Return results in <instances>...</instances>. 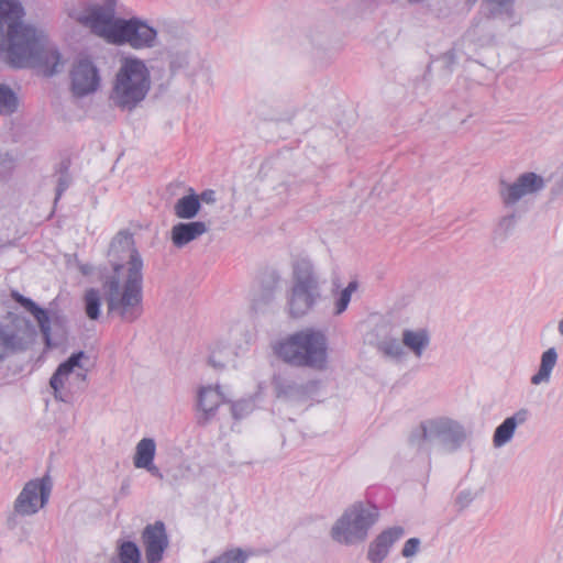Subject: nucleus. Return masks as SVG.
I'll list each match as a JSON object with an SVG mask.
<instances>
[{"mask_svg":"<svg viewBox=\"0 0 563 563\" xmlns=\"http://www.w3.org/2000/svg\"><path fill=\"white\" fill-rule=\"evenodd\" d=\"M530 411L527 408L517 410L512 416L507 417L494 431L493 444L495 448H501L514 438L518 426L528 421Z\"/></svg>","mask_w":563,"mask_h":563,"instance_id":"obj_20","label":"nucleus"},{"mask_svg":"<svg viewBox=\"0 0 563 563\" xmlns=\"http://www.w3.org/2000/svg\"><path fill=\"white\" fill-rule=\"evenodd\" d=\"M545 187L542 176L527 172L517 177L514 183L504 179L499 181V196L505 207H512L525 196L537 194Z\"/></svg>","mask_w":563,"mask_h":563,"instance_id":"obj_12","label":"nucleus"},{"mask_svg":"<svg viewBox=\"0 0 563 563\" xmlns=\"http://www.w3.org/2000/svg\"><path fill=\"white\" fill-rule=\"evenodd\" d=\"M71 91L78 98L98 90L100 75L96 65L88 58L79 59L70 71Z\"/></svg>","mask_w":563,"mask_h":563,"instance_id":"obj_13","label":"nucleus"},{"mask_svg":"<svg viewBox=\"0 0 563 563\" xmlns=\"http://www.w3.org/2000/svg\"><path fill=\"white\" fill-rule=\"evenodd\" d=\"M119 559L121 563H140L141 551L133 541H123L119 545Z\"/></svg>","mask_w":563,"mask_h":563,"instance_id":"obj_33","label":"nucleus"},{"mask_svg":"<svg viewBox=\"0 0 563 563\" xmlns=\"http://www.w3.org/2000/svg\"><path fill=\"white\" fill-rule=\"evenodd\" d=\"M156 453V443L152 438H143L135 448L133 464L136 468L146 466L154 461Z\"/></svg>","mask_w":563,"mask_h":563,"instance_id":"obj_27","label":"nucleus"},{"mask_svg":"<svg viewBox=\"0 0 563 563\" xmlns=\"http://www.w3.org/2000/svg\"><path fill=\"white\" fill-rule=\"evenodd\" d=\"M246 554L241 549H232L225 551L221 555L214 558L207 563H245Z\"/></svg>","mask_w":563,"mask_h":563,"instance_id":"obj_36","label":"nucleus"},{"mask_svg":"<svg viewBox=\"0 0 563 563\" xmlns=\"http://www.w3.org/2000/svg\"><path fill=\"white\" fill-rule=\"evenodd\" d=\"M275 353L290 365L322 369L328 358V339L322 331L307 328L279 342Z\"/></svg>","mask_w":563,"mask_h":563,"instance_id":"obj_3","label":"nucleus"},{"mask_svg":"<svg viewBox=\"0 0 563 563\" xmlns=\"http://www.w3.org/2000/svg\"><path fill=\"white\" fill-rule=\"evenodd\" d=\"M405 534V529L394 526L383 530L368 545L367 560L371 563H383L393 545Z\"/></svg>","mask_w":563,"mask_h":563,"instance_id":"obj_17","label":"nucleus"},{"mask_svg":"<svg viewBox=\"0 0 563 563\" xmlns=\"http://www.w3.org/2000/svg\"><path fill=\"white\" fill-rule=\"evenodd\" d=\"M558 362V353L554 347H550L541 355V362L538 372L531 377V384L540 385L549 383L551 373Z\"/></svg>","mask_w":563,"mask_h":563,"instance_id":"obj_26","label":"nucleus"},{"mask_svg":"<svg viewBox=\"0 0 563 563\" xmlns=\"http://www.w3.org/2000/svg\"><path fill=\"white\" fill-rule=\"evenodd\" d=\"M15 166L14 158L9 153H0V172L10 173Z\"/></svg>","mask_w":563,"mask_h":563,"instance_id":"obj_39","label":"nucleus"},{"mask_svg":"<svg viewBox=\"0 0 563 563\" xmlns=\"http://www.w3.org/2000/svg\"><path fill=\"white\" fill-rule=\"evenodd\" d=\"M117 5L118 0H103L102 3L91 4L78 21L89 27L92 34L111 44L122 20L117 16Z\"/></svg>","mask_w":563,"mask_h":563,"instance_id":"obj_9","label":"nucleus"},{"mask_svg":"<svg viewBox=\"0 0 563 563\" xmlns=\"http://www.w3.org/2000/svg\"><path fill=\"white\" fill-rule=\"evenodd\" d=\"M24 8L19 0H0V51L13 68L33 67L52 77L64 69L58 48L44 31L23 22Z\"/></svg>","mask_w":563,"mask_h":563,"instance_id":"obj_1","label":"nucleus"},{"mask_svg":"<svg viewBox=\"0 0 563 563\" xmlns=\"http://www.w3.org/2000/svg\"><path fill=\"white\" fill-rule=\"evenodd\" d=\"M282 277L275 269H267L263 272L258 289L253 294L252 308L256 311H264L275 299L276 294L280 289L279 284Z\"/></svg>","mask_w":563,"mask_h":563,"instance_id":"obj_16","label":"nucleus"},{"mask_svg":"<svg viewBox=\"0 0 563 563\" xmlns=\"http://www.w3.org/2000/svg\"><path fill=\"white\" fill-rule=\"evenodd\" d=\"M113 275L103 282L108 313L132 323L143 313V260L129 232L120 231L108 251Z\"/></svg>","mask_w":563,"mask_h":563,"instance_id":"obj_2","label":"nucleus"},{"mask_svg":"<svg viewBox=\"0 0 563 563\" xmlns=\"http://www.w3.org/2000/svg\"><path fill=\"white\" fill-rule=\"evenodd\" d=\"M198 198L201 202H205L207 205H211L216 202V191L212 189H206L200 195H198Z\"/></svg>","mask_w":563,"mask_h":563,"instance_id":"obj_41","label":"nucleus"},{"mask_svg":"<svg viewBox=\"0 0 563 563\" xmlns=\"http://www.w3.org/2000/svg\"><path fill=\"white\" fill-rule=\"evenodd\" d=\"M75 376L76 379L79 382L78 389L84 390L86 388V373L77 372Z\"/></svg>","mask_w":563,"mask_h":563,"instance_id":"obj_43","label":"nucleus"},{"mask_svg":"<svg viewBox=\"0 0 563 563\" xmlns=\"http://www.w3.org/2000/svg\"><path fill=\"white\" fill-rule=\"evenodd\" d=\"M476 497V494L466 489L461 490L455 499V504L460 507V509H465Z\"/></svg>","mask_w":563,"mask_h":563,"instance_id":"obj_38","label":"nucleus"},{"mask_svg":"<svg viewBox=\"0 0 563 563\" xmlns=\"http://www.w3.org/2000/svg\"><path fill=\"white\" fill-rule=\"evenodd\" d=\"M87 357L84 351L73 353L66 361L62 362L52 377L49 378V386L53 389L54 398L56 400L69 404L73 401V394L64 390V383L70 374L74 373L76 367L81 368L80 361Z\"/></svg>","mask_w":563,"mask_h":563,"instance_id":"obj_15","label":"nucleus"},{"mask_svg":"<svg viewBox=\"0 0 563 563\" xmlns=\"http://www.w3.org/2000/svg\"><path fill=\"white\" fill-rule=\"evenodd\" d=\"M517 220L518 216L516 212L501 217L494 229V239L499 240L500 242L506 241L515 230Z\"/></svg>","mask_w":563,"mask_h":563,"instance_id":"obj_29","label":"nucleus"},{"mask_svg":"<svg viewBox=\"0 0 563 563\" xmlns=\"http://www.w3.org/2000/svg\"><path fill=\"white\" fill-rule=\"evenodd\" d=\"M71 159L65 156L54 166V176L56 177L55 188V203L62 198L64 192L73 184V176L70 174Z\"/></svg>","mask_w":563,"mask_h":563,"instance_id":"obj_24","label":"nucleus"},{"mask_svg":"<svg viewBox=\"0 0 563 563\" xmlns=\"http://www.w3.org/2000/svg\"><path fill=\"white\" fill-rule=\"evenodd\" d=\"M423 1H424V0H409V2H411V3H421V2H423Z\"/></svg>","mask_w":563,"mask_h":563,"instance_id":"obj_44","label":"nucleus"},{"mask_svg":"<svg viewBox=\"0 0 563 563\" xmlns=\"http://www.w3.org/2000/svg\"><path fill=\"white\" fill-rule=\"evenodd\" d=\"M470 2H472L471 0H468Z\"/></svg>","mask_w":563,"mask_h":563,"instance_id":"obj_47","label":"nucleus"},{"mask_svg":"<svg viewBox=\"0 0 563 563\" xmlns=\"http://www.w3.org/2000/svg\"><path fill=\"white\" fill-rule=\"evenodd\" d=\"M272 385L276 397L288 401H302L308 398L310 391L308 385L298 384L297 382L282 375H275L273 377Z\"/></svg>","mask_w":563,"mask_h":563,"instance_id":"obj_21","label":"nucleus"},{"mask_svg":"<svg viewBox=\"0 0 563 563\" xmlns=\"http://www.w3.org/2000/svg\"><path fill=\"white\" fill-rule=\"evenodd\" d=\"M471 1H472V3H474L476 0H471Z\"/></svg>","mask_w":563,"mask_h":563,"instance_id":"obj_46","label":"nucleus"},{"mask_svg":"<svg viewBox=\"0 0 563 563\" xmlns=\"http://www.w3.org/2000/svg\"><path fill=\"white\" fill-rule=\"evenodd\" d=\"M467 439L465 428L450 418L421 421L409 435V444L418 451H429V445L438 443L444 453L456 452Z\"/></svg>","mask_w":563,"mask_h":563,"instance_id":"obj_6","label":"nucleus"},{"mask_svg":"<svg viewBox=\"0 0 563 563\" xmlns=\"http://www.w3.org/2000/svg\"><path fill=\"white\" fill-rule=\"evenodd\" d=\"M358 283L352 280L347 286L341 290L334 302V316L342 314L349 307L352 294L357 289Z\"/></svg>","mask_w":563,"mask_h":563,"instance_id":"obj_32","label":"nucleus"},{"mask_svg":"<svg viewBox=\"0 0 563 563\" xmlns=\"http://www.w3.org/2000/svg\"><path fill=\"white\" fill-rule=\"evenodd\" d=\"M378 349L380 352L384 353V355L393 357V358H399L401 357L404 352V344L400 343L397 339L390 338L382 341L378 345Z\"/></svg>","mask_w":563,"mask_h":563,"instance_id":"obj_34","label":"nucleus"},{"mask_svg":"<svg viewBox=\"0 0 563 563\" xmlns=\"http://www.w3.org/2000/svg\"><path fill=\"white\" fill-rule=\"evenodd\" d=\"M85 311L90 320H97L100 317L101 298L99 290L89 288L85 292Z\"/></svg>","mask_w":563,"mask_h":563,"instance_id":"obj_30","label":"nucleus"},{"mask_svg":"<svg viewBox=\"0 0 563 563\" xmlns=\"http://www.w3.org/2000/svg\"><path fill=\"white\" fill-rule=\"evenodd\" d=\"M140 468H144L152 476L158 478V479H163L164 478V475L163 473L161 472V470L154 464V461L153 462H150L148 465L146 466H141Z\"/></svg>","mask_w":563,"mask_h":563,"instance_id":"obj_42","label":"nucleus"},{"mask_svg":"<svg viewBox=\"0 0 563 563\" xmlns=\"http://www.w3.org/2000/svg\"><path fill=\"white\" fill-rule=\"evenodd\" d=\"M11 296L15 302H18L21 307H23L27 312H30L34 317V319L38 323L45 345L47 347H51L52 346L51 319L48 316V311L46 309L40 307L31 298L25 297L18 291H12Z\"/></svg>","mask_w":563,"mask_h":563,"instance_id":"obj_19","label":"nucleus"},{"mask_svg":"<svg viewBox=\"0 0 563 563\" xmlns=\"http://www.w3.org/2000/svg\"><path fill=\"white\" fill-rule=\"evenodd\" d=\"M515 0H487L489 19H496L500 16H511L514 12Z\"/></svg>","mask_w":563,"mask_h":563,"instance_id":"obj_31","label":"nucleus"},{"mask_svg":"<svg viewBox=\"0 0 563 563\" xmlns=\"http://www.w3.org/2000/svg\"><path fill=\"white\" fill-rule=\"evenodd\" d=\"M209 365H211L216 369H222L225 366V361L220 354H217L216 352H212L208 358Z\"/></svg>","mask_w":563,"mask_h":563,"instance_id":"obj_40","label":"nucleus"},{"mask_svg":"<svg viewBox=\"0 0 563 563\" xmlns=\"http://www.w3.org/2000/svg\"><path fill=\"white\" fill-rule=\"evenodd\" d=\"M34 328L23 316L12 314L8 322H0V362L29 349Z\"/></svg>","mask_w":563,"mask_h":563,"instance_id":"obj_10","label":"nucleus"},{"mask_svg":"<svg viewBox=\"0 0 563 563\" xmlns=\"http://www.w3.org/2000/svg\"><path fill=\"white\" fill-rule=\"evenodd\" d=\"M53 483L48 475L27 482L14 501V512L8 518L9 529L18 526L16 516H31L43 508L49 498Z\"/></svg>","mask_w":563,"mask_h":563,"instance_id":"obj_8","label":"nucleus"},{"mask_svg":"<svg viewBox=\"0 0 563 563\" xmlns=\"http://www.w3.org/2000/svg\"><path fill=\"white\" fill-rule=\"evenodd\" d=\"M563 190V178H562V185H560V188L558 189V192Z\"/></svg>","mask_w":563,"mask_h":563,"instance_id":"obj_45","label":"nucleus"},{"mask_svg":"<svg viewBox=\"0 0 563 563\" xmlns=\"http://www.w3.org/2000/svg\"><path fill=\"white\" fill-rule=\"evenodd\" d=\"M421 541L419 538H410L408 539L401 550V555L404 558H412L415 556L420 549Z\"/></svg>","mask_w":563,"mask_h":563,"instance_id":"obj_37","label":"nucleus"},{"mask_svg":"<svg viewBox=\"0 0 563 563\" xmlns=\"http://www.w3.org/2000/svg\"><path fill=\"white\" fill-rule=\"evenodd\" d=\"M255 408L254 399H240L238 401L231 402V412L235 420H240L249 416L253 412Z\"/></svg>","mask_w":563,"mask_h":563,"instance_id":"obj_35","label":"nucleus"},{"mask_svg":"<svg viewBox=\"0 0 563 563\" xmlns=\"http://www.w3.org/2000/svg\"><path fill=\"white\" fill-rule=\"evenodd\" d=\"M323 300L319 276L309 260L295 262L292 285L287 298V308L291 318L298 319L312 312Z\"/></svg>","mask_w":563,"mask_h":563,"instance_id":"obj_5","label":"nucleus"},{"mask_svg":"<svg viewBox=\"0 0 563 563\" xmlns=\"http://www.w3.org/2000/svg\"><path fill=\"white\" fill-rule=\"evenodd\" d=\"M401 340L404 346H406L410 352H412L415 356L421 357L424 350L430 344V334L427 329H405L402 331Z\"/></svg>","mask_w":563,"mask_h":563,"instance_id":"obj_23","label":"nucleus"},{"mask_svg":"<svg viewBox=\"0 0 563 563\" xmlns=\"http://www.w3.org/2000/svg\"><path fill=\"white\" fill-rule=\"evenodd\" d=\"M200 211L198 195L190 189V194L179 198L174 206V213L179 219H194Z\"/></svg>","mask_w":563,"mask_h":563,"instance_id":"obj_25","label":"nucleus"},{"mask_svg":"<svg viewBox=\"0 0 563 563\" xmlns=\"http://www.w3.org/2000/svg\"><path fill=\"white\" fill-rule=\"evenodd\" d=\"M151 89L150 71L142 59L126 57L115 74L109 95L112 104L122 111H132Z\"/></svg>","mask_w":563,"mask_h":563,"instance_id":"obj_4","label":"nucleus"},{"mask_svg":"<svg viewBox=\"0 0 563 563\" xmlns=\"http://www.w3.org/2000/svg\"><path fill=\"white\" fill-rule=\"evenodd\" d=\"M221 402H230L220 390V386L201 387L198 391L197 407L201 411L198 423L206 426L214 417Z\"/></svg>","mask_w":563,"mask_h":563,"instance_id":"obj_18","label":"nucleus"},{"mask_svg":"<svg viewBox=\"0 0 563 563\" xmlns=\"http://www.w3.org/2000/svg\"><path fill=\"white\" fill-rule=\"evenodd\" d=\"M16 93L5 84H0V115H10L18 110Z\"/></svg>","mask_w":563,"mask_h":563,"instance_id":"obj_28","label":"nucleus"},{"mask_svg":"<svg viewBox=\"0 0 563 563\" xmlns=\"http://www.w3.org/2000/svg\"><path fill=\"white\" fill-rule=\"evenodd\" d=\"M156 37V29L145 20L137 16L122 18L111 44L129 45L134 49L151 48L155 46Z\"/></svg>","mask_w":563,"mask_h":563,"instance_id":"obj_11","label":"nucleus"},{"mask_svg":"<svg viewBox=\"0 0 563 563\" xmlns=\"http://www.w3.org/2000/svg\"><path fill=\"white\" fill-rule=\"evenodd\" d=\"M378 518V509L358 501L349 507L331 529L334 541L352 545L363 542Z\"/></svg>","mask_w":563,"mask_h":563,"instance_id":"obj_7","label":"nucleus"},{"mask_svg":"<svg viewBox=\"0 0 563 563\" xmlns=\"http://www.w3.org/2000/svg\"><path fill=\"white\" fill-rule=\"evenodd\" d=\"M208 231L203 221L179 222L170 230V240L177 249L186 246Z\"/></svg>","mask_w":563,"mask_h":563,"instance_id":"obj_22","label":"nucleus"},{"mask_svg":"<svg viewBox=\"0 0 563 563\" xmlns=\"http://www.w3.org/2000/svg\"><path fill=\"white\" fill-rule=\"evenodd\" d=\"M141 538L145 550L146 562L161 563L169 545L165 523L157 520L154 523L146 525L142 531Z\"/></svg>","mask_w":563,"mask_h":563,"instance_id":"obj_14","label":"nucleus"}]
</instances>
